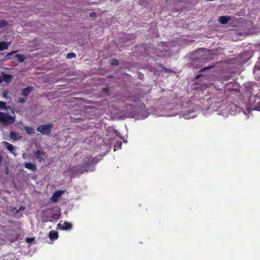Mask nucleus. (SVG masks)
<instances>
[{"label":"nucleus","instance_id":"f257e3e1","mask_svg":"<svg viewBox=\"0 0 260 260\" xmlns=\"http://www.w3.org/2000/svg\"><path fill=\"white\" fill-rule=\"evenodd\" d=\"M98 160L96 157L86 156L83 158L82 165L88 171H93V166L98 162Z\"/></svg>","mask_w":260,"mask_h":260},{"label":"nucleus","instance_id":"f03ea898","mask_svg":"<svg viewBox=\"0 0 260 260\" xmlns=\"http://www.w3.org/2000/svg\"><path fill=\"white\" fill-rule=\"evenodd\" d=\"M15 120V116L9 115L7 113L0 112V122L5 125H11Z\"/></svg>","mask_w":260,"mask_h":260},{"label":"nucleus","instance_id":"7ed1b4c3","mask_svg":"<svg viewBox=\"0 0 260 260\" xmlns=\"http://www.w3.org/2000/svg\"><path fill=\"white\" fill-rule=\"evenodd\" d=\"M53 127V124L48 123L39 126L37 131L44 135H49L51 133V130Z\"/></svg>","mask_w":260,"mask_h":260},{"label":"nucleus","instance_id":"20e7f679","mask_svg":"<svg viewBox=\"0 0 260 260\" xmlns=\"http://www.w3.org/2000/svg\"><path fill=\"white\" fill-rule=\"evenodd\" d=\"M72 171L76 174H82L84 172H87V169L85 168L82 164L81 165L75 166L73 167Z\"/></svg>","mask_w":260,"mask_h":260},{"label":"nucleus","instance_id":"39448f33","mask_svg":"<svg viewBox=\"0 0 260 260\" xmlns=\"http://www.w3.org/2000/svg\"><path fill=\"white\" fill-rule=\"evenodd\" d=\"M72 224L67 221L64 222L62 224L59 223L57 225V228L61 230H70L72 229Z\"/></svg>","mask_w":260,"mask_h":260},{"label":"nucleus","instance_id":"423d86ee","mask_svg":"<svg viewBox=\"0 0 260 260\" xmlns=\"http://www.w3.org/2000/svg\"><path fill=\"white\" fill-rule=\"evenodd\" d=\"M64 191L63 190H57L55 191L52 197L50 198V201L53 203H56L58 201L59 198H60L61 195L64 193Z\"/></svg>","mask_w":260,"mask_h":260},{"label":"nucleus","instance_id":"0eeeda50","mask_svg":"<svg viewBox=\"0 0 260 260\" xmlns=\"http://www.w3.org/2000/svg\"><path fill=\"white\" fill-rule=\"evenodd\" d=\"M34 154L39 162H42L44 160L46 153L41 150H37L34 152Z\"/></svg>","mask_w":260,"mask_h":260},{"label":"nucleus","instance_id":"6e6552de","mask_svg":"<svg viewBox=\"0 0 260 260\" xmlns=\"http://www.w3.org/2000/svg\"><path fill=\"white\" fill-rule=\"evenodd\" d=\"M253 109L254 110L260 111V98L258 97H255L254 100V104L253 105Z\"/></svg>","mask_w":260,"mask_h":260},{"label":"nucleus","instance_id":"1a4fd4ad","mask_svg":"<svg viewBox=\"0 0 260 260\" xmlns=\"http://www.w3.org/2000/svg\"><path fill=\"white\" fill-rule=\"evenodd\" d=\"M58 237L57 232L51 230L49 233V238L52 240H56Z\"/></svg>","mask_w":260,"mask_h":260},{"label":"nucleus","instance_id":"9d476101","mask_svg":"<svg viewBox=\"0 0 260 260\" xmlns=\"http://www.w3.org/2000/svg\"><path fill=\"white\" fill-rule=\"evenodd\" d=\"M230 19L231 17L229 16H221L219 17L218 20L220 23L225 24H226Z\"/></svg>","mask_w":260,"mask_h":260},{"label":"nucleus","instance_id":"9b49d317","mask_svg":"<svg viewBox=\"0 0 260 260\" xmlns=\"http://www.w3.org/2000/svg\"><path fill=\"white\" fill-rule=\"evenodd\" d=\"M25 168L28 169V170H30L32 171H34L35 172V171L37 170V167L35 165L32 164V163H30V162H26L25 164Z\"/></svg>","mask_w":260,"mask_h":260},{"label":"nucleus","instance_id":"f8f14e48","mask_svg":"<svg viewBox=\"0 0 260 260\" xmlns=\"http://www.w3.org/2000/svg\"><path fill=\"white\" fill-rule=\"evenodd\" d=\"M11 42H5L2 41L0 42V51H3L8 49L9 46L10 45Z\"/></svg>","mask_w":260,"mask_h":260},{"label":"nucleus","instance_id":"ddd939ff","mask_svg":"<svg viewBox=\"0 0 260 260\" xmlns=\"http://www.w3.org/2000/svg\"><path fill=\"white\" fill-rule=\"evenodd\" d=\"M32 90V87L28 86L22 90V94L24 96H27L28 95Z\"/></svg>","mask_w":260,"mask_h":260},{"label":"nucleus","instance_id":"4468645a","mask_svg":"<svg viewBox=\"0 0 260 260\" xmlns=\"http://www.w3.org/2000/svg\"><path fill=\"white\" fill-rule=\"evenodd\" d=\"M4 145L6 147L7 149L9 150L11 153L14 154V147L13 145L10 144L9 143L7 142H3Z\"/></svg>","mask_w":260,"mask_h":260},{"label":"nucleus","instance_id":"2eb2a0df","mask_svg":"<svg viewBox=\"0 0 260 260\" xmlns=\"http://www.w3.org/2000/svg\"><path fill=\"white\" fill-rule=\"evenodd\" d=\"M18 133H16L15 132H11L10 133V137L11 139H13L14 141L18 140Z\"/></svg>","mask_w":260,"mask_h":260},{"label":"nucleus","instance_id":"dca6fc26","mask_svg":"<svg viewBox=\"0 0 260 260\" xmlns=\"http://www.w3.org/2000/svg\"><path fill=\"white\" fill-rule=\"evenodd\" d=\"M15 56L19 62H22L25 59V56L24 55L20 54H16Z\"/></svg>","mask_w":260,"mask_h":260},{"label":"nucleus","instance_id":"f3484780","mask_svg":"<svg viewBox=\"0 0 260 260\" xmlns=\"http://www.w3.org/2000/svg\"><path fill=\"white\" fill-rule=\"evenodd\" d=\"M24 128L26 133L28 135H31L34 133V129L31 127L25 126Z\"/></svg>","mask_w":260,"mask_h":260},{"label":"nucleus","instance_id":"a211bd4d","mask_svg":"<svg viewBox=\"0 0 260 260\" xmlns=\"http://www.w3.org/2000/svg\"><path fill=\"white\" fill-rule=\"evenodd\" d=\"M14 231L15 232V234L11 238H9L10 242L11 243L15 242L19 236V234L16 233L15 230H14Z\"/></svg>","mask_w":260,"mask_h":260},{"label":"nucleus","instance_id":"6ab92c4d","mask_svg":"<svg viewBox=\"0 0 260 260\" xmlns=\"http://www.w3.org/2000/svg\"><path fill=\"white\" fill-rule=\"evenodd\" d=\"M8 25V22L4 19L0 20V28H3Z\"/></svg>","mask_w":260,"mask_h":260},{"label":"nucleus","instance_id":"aec40b11","mask_svg":"<svg viewBox=\"0 0 260 260\" xmlns=\"http://www.w3.org/2000/svg\"><path fill=\"white\" fill-rule=\"evenodd\" d=\"M11 79L12 76L11 75L6 74H4V79L6 82H8Z\"/></svg>","mask_w":260,"mask_h":260},{"label":"nucleus","instance_id":"412c9836","mask_svg":"<svg viewBox=\"0 0 260 260\" xmlns=\"http://www.w3.org/2000/svg\"><path fill=\"white\" fill-rule=\"evenodd\" d=\"M76 56V55L75 53H69L67 55V58H69V59L74 58Z\"/></svg>","mask_w":260,"mask_h":260},{"label":"nucleus","instance_id":"4be33fe9","mask_svg":"<svg viewBox=\"0 0 260 260\" xmlns=\"http://www.w3.org/2000/svg\"><path fill=\"white\" fill-rule=\"evenodd\" d=\"M139 100V97L136 96H131L130 98V101L133 102H136L138 101Z\"/></svg>","mask_w":260,"mask_h":260},{"label":"nucleus","instance_id":"5701e85b","mask_svg":"<svg viewBox=\"0 0 260 260\" xmlns=\"http://www.w3.org/2000/svg\"><path fill=\"white\" fill-rule=\"evenodd\" d=\"M35 240V238H26L25 239V241L27 243H31V242H32Z\"/></svg>","mask_w":260,"mask_h":260},{"label":"nucleus","instance_id":"b1692460","mask_svg":"<svg viewBox=\"0 0 260 260\" xmlns=\"http://www.w3.org/2000/svg\"><path fill=\"white\" fill-rule=\"evenodd\" d=\"M161 72H166V73H171L172 72V70L170 69H167L165 67H162L161 70Z\"/></svg>","mask_w":260,"mask_h":260},{"label":"nucleus","instance_id":"393cba45","mask_svg":"<svg viewBox=\"0 0 260 260\" xmlns=\"http://www.w3.org/2000/svg\"><path fill=\"white\" fill-rule=\"evenodd\" d=\"M119 63V62L117 59H114L112 60L111 64L113 66H118Z\"/></svg>","mask_w":260,"mask_h":260},{"label":"nucleus","instance_id":"a878e982","mask_svg":"<svg viewBox=\"0 0 260 260\" xmlns=\"http://www.w3.org/2000/svg\"><path fill=\"white\" fill-rule=\"evenodd\" d=\"M3 96L5 98H7L8 94V91L7 90H4L3 91Z\"/></svg>","mask_w":260,"mask_h":260},{"label":"nucleus","instance_id":"bb28decb","mask_svg":"<svg viewBox=\"0 0 260 260\" xmlns=\"http://www.w3.org/2000/svg\"><path fill=\"white\" fill-rule=\"evenodd\" d=\"M26 101V99L25 98H19L18 99V102L20 103H25Z\"/></svg>","mask_w":260,"mask_h":260},{"label":"nucleus","instance_id":"cd10ccee","mask_svg":"<svg viewBox=\"0 0 260 260\" xmlns=\"http://www.w3.org/2000/svg\"><path fill=\"white\" fill-rule=\"evenodd\" d=\"M6 103L3 101H0V108H5L6 107Z\"/></svg>","mask_w":260,"mask_h":260},{"label":"nucleus","instance_id":"c85d7f7f","mask_svg":"<svg viewBox=\"0 0 260 260\" xmlns=\"http://www.w3.org/2000/svg\"><path fill=\"white\" fill-rule=\"evenodd\" d=\"M25 209V207L21 206L19 208V209L16 211V213H18L20 211H23Z\"/></svg>","mask_w":260,"mask_h":260},{"label":"nucleus","instance_id":"c756f323","mask_svg":"<svg viewBox=\"0 0 260 260\" xmlns=\"http://www.w3.org/2000/svg\"><path fill=\"white\" fill-rule=\"evenodd\" d=\"M212 67H205L203 69H202V70H200V72H203V71H205L207 70H208V69H210Z\"/></svg>","mask_w":260,"mask_h":260},{"label":"nucleus","instance_id":"7c9ffc66","mask_svg":"<svg viewBox=\"0 0 260 260\" xmlns=\"http://www.w3.org/2000/svg\"><path fill=\"white\" fill-rule=\"evenodd\" d=\"M14 225L16 226H20L21 224V223L20 221H17V222H13Z\"/></svg>","mask_w":260,"mask_h":260},{"label":"nucleus","instance_id":"2f4dec72","mask_svg":"<svg viewBox=\"0 0 260 260\" xmlns=\"http://www.w3.org/2000/svg\"><path fill=\"white\" fill-rule=\"evenodd\" d=\"M201 76H202V74H199V75H197V76H196V79H199V78H200V77H201Z\"/></svg>","mask_w":260,"mask_h":260},{"label":"nucleus","instance_id":"473e14b6","mask_svg":"<svg viewBox=\"0 0 260 260\" xmlns=\"http://www.w3.org/2000/svg\"><path fill=\"white\" fill-rule=\"evenodd\" d=\"M117 144L120 147L122 145V142L121 141L118 142Z\"/></svg>","mask_w":260,"mask_h":260},{"label":"nucleus","instance_id":"72a5a7b5","mask_svg":"<svg viewBox=\"0 0 260 260\" xmlns=\"http://www.w3.org/2000/svg\"><path fill=\"white\" fill-rule=\"evenodd\" d=\"M2 82H3V79H2L1 76L0 75V84L2 83Z\"/></svg>","mask_w":260,"mask_h":260},{"label":"nucleus","instance_id":"f704fd0d","mask_svg":"<svg viewBox=\"0 0 260 260\" xmlns=\"http://www.w3.org/2000/svg\"><path fill=\"white\" fill-rule=\"evenodd\" d=\"M95 15V13H94L92 12V13H90V16H93V15Z\"/></svg>","mask_w":260,"mask_h":260},{"label":"nucleus","instance_id":"c9c22d12","mask_svg":"<svg viewBox=\"0 0 260 260\" xmlns=\"http://www.w3.org/2000/svg\"><path fill=\"white\" fill-rule=\"evenodd\" d=\"M15 51H12L11 52H10V53H9L8 55H10V54H13L14 53H15Z\"/></svg>","mask_w":260,"mask_h":260},{"label":"nucleus","instance_id":"e433bc0d","mask_svg":"<svg viewBox=\"0 0 260 260\" xmlns=\"http://www.w3.org/2000/svg\"><path fill=\"white\" fill-rule=\"evenodd\" d=\"M17 229H18V230H20V228H17Z\"/></svg>","mask_w":260,"mask_h":260}]
</instances>
